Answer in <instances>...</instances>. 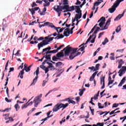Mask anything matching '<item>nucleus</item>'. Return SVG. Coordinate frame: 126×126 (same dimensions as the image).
Returning a JSON list of instances; mask_svg holds the SVG:
<instances>
[{
	"label": "nucleus",
	"instance_id": "nucleus-34",
	"mask_svg": "<svg viewBox=\"0 0 126 126\" xmlns=\"http://www.w3.org/2000/svg\"><path fill=\"white\" fill-rule=\"evenodd\" d=\"M99 21L100 22H102V23H105V21H106V19L104 17H102L99 20Z\"/></svg>",
	"mask_w": 126,
	"mask_h": 126
},
{
	"label": "nucleus",
	"instance_id": "nucleus-45",
	"mask_svg": "<svg viewBox=\"0 0 126 126\" xmlns=\"http://www.w3.org/2000/svg\"><path fill=\"white\" fill-rule=\"evenodd\" d=\"M63 47H64V44H63L62 45L60 46L59 47L57 48V49H56V51H57V53L58 52H59V50H61V49L63 48Z\"/></svg>",
	"mask_w": 126,
	"mask_h": 126
},
{
	"label": "nucleus",
	"instance_id": "nucleus-42",
	"mask_svg": "<svg viewBox=\"0 0 126 126\" xmlns=\"http://www.w3.org/2000/svg\"><path fill=\"white\" fill-rule=\"evenodd\" d=\"M58 59H59V58L56 57V56H54L52 57V60H53V61H54V62H57V60H58Z\"/></svg>",
	"mask_w": 126,
	"mask_h": 126
},
{
	"label": "nucleus",
	"instance_id": "nucleus-59",
	"mask_svg": "<svg viewBox=\"0 0 126 126\" xmlns=\"http://www.w3.org/2000/svg\"><path fill=\"white\" fill-rule=\"evenodd\" d=\"M38 13H39L40 15H45V13H42L41 12V10L39 9V10L38 11Z\"/></svg>",
	"mask_w": 126,
	"mask_h": 126
},
{
	"label": "nucleus",
	"instance_id": "nucleus-12",
	"mask_svg": "<svg viewBox=\"0 0 126 126\" xmlns=\"http://www.w3.org/2000/svg\"><path fill=\"white\" fill-rule=\"evenodd\" d=\"M97 32H98V30H95V31L93 33V34L92 35H90L89 38L87 39V41L86 42V44H87V43H88V42H89V41H90V40H91V39H92V37H95V36H96V34L97 33Z\"/></svg>",
	"mask_w": 126,
	"mask_h": 126
},
{
	"label": "nucleus",
	"instance_id": "nucleus-24",
	"mask_svg": "<svg viewBox=\"0 0 126 126\" xmlns=\"http://www.w3.org/2000/svg\"><path fill=\"white\" fill-rule=\"evenodd\" d=\"M82 16V13L80 12L79 14H76L75 15V17H76V19L78 20V19H80Z\"/></svg>",
	"mask_w": 126,
	"mask_h": 126
},
{
	"label": "nucleus",
	"instance_id": "nucleus-4",
	"mask_svg": "<svg viewBox=\"0 0 126 126\" xmlns=\"http://www.w3.org/2000/svg\"><path fill=\"white\" fill-rule=\"evenodd\" d=\"M49 43H50L49 40H46L45 39L43 40L42 42L38 44L37 47H38V50H40L41 48H43L44 46L48 45Z\"/></svg>",
	"mask_w": 126,
	"mask_h": 126
},
{
	"label": "nucleus",
	"instance_id": "nucleus-13",
	"mask_svg": "<svg viewBox=\"0 0 126 126\" xmlns=\"http://www.w3.org/2000/svg\"><path fill=\"white\" fill-rule=\"evenodd\" d=\"M45 23V26H47V27H50L51 28H56V26L53 24L52 23H50L48 22H46Z\"/></svg>",
	"mask_w": 126,
	"mask_h": 126
},
{
	"label": "nucleus",
	"instance_id": "nucleus-3",
	"mask_svg": "<svg viewBox=\"0 0 126 126\" xmlns=\"http://www.w3.org/2000/svg\"><path fill=\"white\" fill-rule=\"evenodd\" d=\"M42 94H39V95L35 97L33 100V103L34 104V107H38V105L40 104V102H41V98H42Z\"/></svg>",
	"mask_w": 126,
	"mask_h": 126
},
{
	"label": "nucleus",
	"instance_id": "nucleus-10",
	"mask_svg": "<svg viewBox=\"0 0 126 126\" xmlns=\"http://www.w3.org/2000/svg\"><path fill=\"white\" fill-rule=\"evenodd\" d=\"M27 67H28L27 64L26 63H25L24 64V69H23L21 71H20L18 77H19V76H20V78H21L22 79V78H23V74H24V69Z\"/></svg>",
	"mask_w": 126,
	"mask_h": 126
},
{
	"label": "nucleus",
	"instance_id": "nucleus-19",
	"mask_svg": "<svg viewBox=\"0 0 126 126\" xmlns=\"http://www.w3.org/2000/svg\"><path fill=\"white\" fill-rule=\"evenodd\" d=\"M56 57H57V58H63V57H64V55L63 54V52H59L58 53H57L56 54Z\"/></svg>",
	"mask_w": 126,
	"mask_h": 126
},
{
	"label": "nucleus",
	"instance_id": "nucleus-15",
	"mask_svg": "<svg viewBox=\"0 0 126 126\" xmlns=\"http://www.w3.org/2000/svg\"><path fill=\"white\" fill-rule=\"evenodd\" d=\"M39 67L43 69V70L45 71V73H48V72H49V69H48V68H47L46 66L44 65H40L39 66Z\"/></svg>",
	"mask_w": 126,
	"mask_h": 126
},
{
	"label": "nucleus",
	"instance_id": "nucleus-7",
	"mask_svg": "<svg viewBox=\"0 0 126 126\" xmlns=\"http://www.w3.org/2000/svg\"><path fill=\"white\" fill-rule=\"evenodd\" d=\"M56 6L55 5L54 7L53 8L54 10H55L56 12L59 13V12L61 11H63V10H64V6H60V5H57V8H56Z\"/></svg>",
	"mask_w": 126,
	"mask_h": 126
},
{
	"label": "nucleus",
	"instance_id": "nucleus-63",
	"mask_svg": "<svg viewBox=\"0 0 126 126\" xmlns=\"http://www.w3.org/2000/svg\"><path fill=\"white\" fill-rule=\"evenodd\" d=\"M119 106V104H117V103H114L112 106V108H117Z\"/></svg>",
	"mask_w": 126,
	"mask_h": 126
},
{
	"label": "nucleus",
	"instance_id": "nucleus-50",
	"mask_svg": "<svg viewBox=\"0 0 126 126\" xmlns=\"http://www.w3.org/2000/svg\"><path fill=\"white\" fill-rule=\"evenodd\" d=\"M24 70H25L26 72H29V71H30V70H31V69H30L29 67H28L25 69H24Z\"/></svg>",
	"mask_w": 126,
	"mask_h": 126
},
{
	"label": "nucleus",
	"instance_id": "nucleus-30",
	"mask_svg": "<svg viewBox=\"0 0 126 126\" xmlns=\"http://www.w3.org/2000/svg\"><path fill=\"white\" fill-rule=\"evenodd\" d=\"M68 102L69 104H73V105H75V104H76L75 101L73 100L72 99H70V98H69V99L68 100Z\"/></svg>",
	"mask_w": 126,
	"mask_h": 126
},
{
	"label": "nucleus",
	"instance_id": "nucleus-64",
	"mask_svg": "<svg viewBox=\"0 0 126 126\" xmlns=\"http://www.w3.org/2000/svg\"><path fill=\"white\" fill-rule=\"evenodd\" d=\"M86 15H87V12H86L83 16V18H84V19H85V18H86Z\"/></svg>",
	"mask_w": 126,
	"mask_h": 126
},
{
	"label": "nucleus",
	"instance_id": "nucleus-28",
	"mask_svg": "<svg viewBox=\"0 0 126 126\" xmlns=\"http://www.w3.org/2000/svg\"><path fill=\"white\" fill-rule=\"evenodd\" d=\"M61 2L63 3V5L68 4V0H61Z\"/></svg>",
	"mask_w": 126,
	"mask_h": 126
},
{
	"label": "nucleus",
	"instance_id": "nucleus-16",
	"mask_svg": "<svg viewBox=\"0 0 126 126\" xmlns=\"http://www.w3.org/2000/svg\"><path fill=\"white\" fill-rule=\"evenodd\" d=\"M51 36H53V34H50V35H48V36H46L45 37V40L46 41H49V40L50 42H51V41H53V40H54V39H55V37H51V38H50Z\"/></svg>",
	"mask_w": 126,
	"mask_h": 126
},
{
	"label": "nucleus",
	"instance_id": "nucleus-56",
	"mask_svg": "<svg viewBox=\"0 0 126 126\" xmlns=\"http://www.w3.org/2000/svg\"><path fill=\"white\" fill-rule=\"evenodd\" d=\"M34 11H37L38 9H40V8L39 7H35L33 8H32Z\"/></svg>",
	"mask_w": 126,
	"mask_h": 126
},
{
	"label": "nucleus",
	"instance_id": "nucleus-23",
	"mask_svg": "<svg viewBox=\"0 0 126 126\" xmlns=\"http://www.w3.org/2000/svg\"><path fill=\"white\" fill-rule=\"evenodd\" d=\"M123 16H124V14H119L118 15V16H117L116 18L114 19V21H117V20H120V19L123 17Z\"/></svg>",
	"mask_w": 126,
	"mask_h": 126
},
{
	"label": "nucleus",
	"instance_id": "nucleus-8",
	"mask_svg": "<svg viewBox=\"0 0 126 126\" xmlns=\"http://www.w3.org/2000/svg\"><path fill=\"white\" fill-rule=\"evenodd\" d=\"M126 66H122V69H121L118 71V73H119V76H123V75L124 74V73H126Z\"/></svg>",
	"mask_w": 126,
	"mask_h": 126
},
{
	"label": "nucleus",
	"instance_id": "nucleus-43",
	"mask_svg": "<svg viewBox=\"0 0 126 126\" xmlns=\"http://www.w3.org/2000/svg\"><path fill=\"white\" fill-rule=\"evenodd\" d=\"M84 50H85V47L83 46L80 48H79L78 51H81V52H83Z\"/></svg>",
	"mask_w": 126,
	"mask_h": 126
},
{
	"label": "nucleus",
	"instance_id": "nucleus-26",
	"mask_svg": "<svg viewBox=\"0 0 126 126\" xmlns=\"http://www.w3.org/2000/svg\"><path fill=\"white\" fill-rule=\"evenodd\" d=\"M51 56H52V55L51 54H49V55L46 54L45 56H43V58H45V59H46V60H48V61H51V60H52L51 59Z\"/></svg>",
	"mask_w": 126,
	"mask_h": 126
},
{
	"label": "nucleus",
	"instance_id": "nucleus-61",
	"mask_svg": "<svg viewBox=\"0 0 126 126\" xmlns=\"http://www.w3.org/2000/svg\"><path fill=\"white\" fill-rule=\"evenodd\" d=\"M104 24H105L104 23H102V22H100V23L98 24V25L100 27H102V26H103Z\"/></svg>",
	"mask_w": 126,
	"mask_h": 126
},
{
	"label": "nucleus",
	"instance_id": "nucleus-17",
	"mask_svg": "<svg viewBox=\"0 0 126 126\" xmlns=\"http://www.w3.org/2000/svg\"><path fill=\"white\" fill-rule=\"evenodd\" d=\"M126 82V77H123V78L122 79V80L121 81V82L120 83V84L118 85L119 87H121V86H123V85L124 84V83H125Z\"/></svg>",
	"mask_w": 126,
	"mask_h": 126
},
{
	"label": "nucleus",
	"instance_id": "nucleus-18",
	"mask_svg": "<svg viewBox=\"0 0 126 126\" xmlns=\"http://www.w3.org/2000/svg\"><path fill=\"white\" fill-rule=\"evenodd\" d=\"M41 1H44L45 2L43 3V6H50V2L48 1V0H42Z\"/></svg>",
	"mask_w": 126,
	"mask_h": 126
},
{
	"label": "nucleus",
	"instance_id": "nucleus-6",
	"mask_svg": "<svg viewBox=\"0 0 126 126\" xmlns=\"http://www.w3.org/2000/svg\"><path fill=\"white\" fill-rule=\"evenodd\" d=\"M64 50H65V51H64L65 56H69V53L72 50V47H70L69 45H68L64 48Z\"/></svg>",
	"mask_w": 126,
	"mask_h": 126
},
{
	"label": "nucleus",
	"instance_id": "nucleus-58",
	"mask_svg": "<svg viewBox=\"0 0 126 126\" xmlns=\"http://www.w3.org/2000/svg\"><path fill=\"white\" fill-rule=\"evenodd\" d=\"M114 114H116V110H113L110 113V115H114Z\"/></svg>",
	"mask_w": 126,
	"mask_h": 126
},
{
	"label": "nucleus",
	"instance_id": "nucleus-62",
	"mask_svg": "<svg viewBox=\"0 0 126 126\" xmlns=\"http://www.w3.org/2000/svg\"><path fill=\"white\" fill-rule=\"evenodd\" d=\"M36 3H39L40 4L42 3V1L40 0H37L36 1Z\"/></svg>",
	"mask_w": 126,
	"mask_h": 126
},
{
	"label": "nucleus",
	"instance_id": "nucleus-1",
	"mask_svg": "<svg viewBox=\"0 0 126 126\" xmlns=\"http://www.w3.org/2000/svg\"><path fill=\"white\" fill-rule=\"evenodd\" d=\"M68 106V103L63 104L62 103H58L55 105L53 108V112H58L60 109H65Z\"/></svg>",
	"mask_w": 126,
	"mask_h": 126
},
{
	"label": "nucleus",
	"instance_id": "nucleus-49",
	"mask_svg": "<svg viewBox=\"0 0 126 126\" xmlns=\"http://www.w3.org/2000/svg\"><path fill=\"white\" fill-rule=\"evenodd\" d=\"M35 6H38V5L35 2H33L32 4V7H35Z\"/></svg>",
	"mask_w": 126,
	"mask_h": 126
},
{
	"label": "nucleus",
	"instance_id": "nucleus-39",
	"mask_svg": "<svg viewBox=\"0 0 126 126\" xmlns=\"http://www.w3.org/2000/svg\"><path fill=\"white\" fill-rule=\"evenodd\" d=\"M30 101H31V99H30V100L28 101V102H27V104H28V106H32V105H33V101H31V102H30ZM29 102H30L29 103Z\"/></svg>",
	"mask_w": 126,
	"mask_h": 126
},
{
	"label": "nucleus",
	"instance_id": "nucleus-9",
	"mask_svg": "<svg viewBox=\"0 0 126 126\" xmlns=\"http://www.w3.org/2000/svg\"><path fill=\"white\" fill-rule=\"evenodd\" d=\"M111 23V18H109L106 24L104 26V27H103V28L101 29V30H100V31H103V30H106V29H108V27H109V25H110Z\"/></svg>",
	"mask_w": 126,
	"mask_h": 126
},
{
	"label": "nucleus",
	"instance_id": "nucleus-31",
	"mask_svg": "<svg viewBox=\"0 0 126 126\" xmlns=\"http://www.w3.org/2000/svg\"><path fill=\"white\" fill-rule=\"evenodd\" d=\"M73 10H74V6H69V8H68V10H67V11H72Z\"/></svg>",
	"mask_w": 126,
	"mask_h": 126
},
{
	"label": "nucleus",
	"instance_id": "nucleus-53",
	"mask_svg": "<svg viewBox=\"0 0 126 126\" xmlns=\"http://www.w3.org/2000/svg\"><path fill=\"white\" fill-rule=\"evenodd\" d=\"M64 29H65V28H62V29H60L59 30V32H58L62 33V32H63V30H64Z\"/></svg>",
	"mask_w": 126,
	"mask_h": 126
},
{
	"label": "nucleus",
	"instance_id": "nucleus-22",
	"mask_svg": "<svg viewBox=\"0 0 126 126\" xmlns=\"http://www.w3.org/2000/svg\"><path fill=\"white\" fill-rule=\"evenodd\" d=\"M63 37H64V36H63V34H58V35L57 36H56V37H55V39L56 40H59V39H63Z\"/></svg>",
	"mask_w": 126,
	"mask_h": 126
},
{
	"label": "nucleus",
	"instance_id": "nucleus-36",
	"mask_svg": "<svg viewBox=\"0 0 126 126\" xmlns=\"http://www.w3.org/2000/svg\"><path fill=\"white\" fill-rule=\"evenodd\" d=\"M63 6L64 10V9H65L66 10H68V8H69V5H64Z\"/></svg>",
	"mask_w": 126,
	"mask_h": 126
},
{
	"label": "nucleus",
	"instance_id": "nucleus-55",
	"mask_svg": "<svg viewBox=\"0 0 126 126\" xmlns=\"http://www.w3.org/2000/svg\"><path fill=\"white\" fill-rule=\"evenodd\" d=\"M98 96H99V95H98V94H94V100H97V99H98Z\"/></svg>",
	"mask_w": 126,
	"mask_h": 126
},
{
	"label": "nucleus",
	"instance_id": "nucleus-40",
	"mask_svg": "<svg viewBox=\"0 0 126 126\" xmlns=\"http://www.w3.org/2000/svg\"><path fill=\"white\" fill-rule=\"evenodd\" d=\"M28 107V105L27 104V103H26L25 104H23L22 106V109L23 110V109H26Z\"/></svg>",
	"mask_w": 126,
	"mask_h": 126
},
{
	"label": "nucleus",
	"instance_id": "nucleus-44",
	"mask_svg": "<svg viewBox=\"0 0 126 126\" xmlns=\"http://www.w3.org/2000/svg\"><path fill=\"white\" fill-rule=\"evenodd\" d=\"M72 53H71V55H74L75 53H76V50H75L74 48L72 47V50H71Z\"/></svg>",
	"mask_w": 126,
	"mask_h": 126
},
{
	"label": "nucleus",
	"instance_id": "nucleus-32",
	"mask_svg": "<svg viewBox=\"0 0 126 126\" xmlns=\"http://www.w3.org/2000/svg\"><path fill=\"white\" fill-rule=\"evenodd\" d=\"M47 64L49 65V66H51L52 68H53V70H56V68L53 66V64L50 62H47Z\"/></svg>",
	"mask_w": 126,
	"mask_h": 126
},
{
	"label": "nucleus",
	"instance_id": "nucleus-51",
	"mask_svg": "<svg viewBox=\"0 0 126 126\" xmlns=\"http://www.w3.org/2000/svg\"><path fill=\"white\" fill-rule=\"evenodd\" d=\"M102 35H104V32H100L99 34H98V39H100V38H101V37H102Z\"/></svg>",
	"mask_w": 126,
	"mask_h": 126
},
{
	"label": "nucleus",
	"instance_id": "nucleus-33",
	"mask_svg": "<svg viewBox=\"0 0 126 126\" xmlns=\"http://www.w3.org/2000/svg\"><path fill=\"white\" fill-rule=\"evenodd\" d=\"M121 30H122V28H121V26H119L118 27H117V29L115 30V31L116 33H119V32H120Z\"/></svg>",
	"mask_w": 126,
	"mask_h": 126
},
{
	"label": "nucleus",
	"instance_id": "nucleus-29",
	"mask_svg": "<svg viewBox=\"0 0 126 126\" xmlns=\"http://www.w3.org/2000/svg\"><path fill=\"white\" fill-rule=\"evenodd\" d=\"M100 67V64L97 63L95 65V67L94 70V71H96V70H99V67Z\"/></svg>",
	"mask_w": 126,
	"mask_h": 126
},
{
	"label": "nucleus",
	"instance_id": "nucleus-11",
	"mask_svg": "<svg viewBox=\"0 0 126 126\" xmlns=\"http://www.w3.org/2000/svg\"><path fill=\"white\" fill-rule=\"evenodd\" d=\"M105 76H103V75L100 77V84L102 85V83H103L101 89L105 88Z\"/></svg>",
	"mask_w": 126,
	"mask_h": 126
},
{
	"label": "nucleus",
	"instance_id": "nucleus-41",
	"mask_svg": "<svg viewBox=\"0 0 126 126\" xmlns=\"http://www.w3.org/2000/svg\"><path fill=\"white\" fill-rule=\"evenodd\" d=\"M75 57H76V56H73V54H71V55L69 56V58L70 60H73L75 58Z\"/></svg>",
	"mask_w": 126,
	"mask_h": 126
},
{
	"label": "nucleus",
	"instance_id": "nucleus-20",
	"mask_svg": "<svg viewBox=\"0 0 126 126\" xmlns=\"http://www.w3.org/2000/svg\"><path fill=\"white\" fill-rule=\"evenodd\" d=\"M97 72H95L92 74V76L90 78V81H92L95 78V76H96Z\"/></svg>",
	"mask_w": 126,
	"mask_h": 126
},
{
	"label": "nucleus",
	"instance_id": "nucleus-2",
	"mask_svg": "<svg viewBox=\"0 0 126 126\" xmlns=\"http://www.w3.org/2000/svg\"><path fill=\"white\" fill-rule=\"evenodd\" d=\"M121 1L119 0H117L113 4V5L112 6V7L108 9V11H109L110 13H114L115 12V10H116V8L119 6V4H120V3Z\"/></svg>",
	"mask_w": 126,
	"mask_h": 126
},
{
	"label": "nucleus",
	"instance_id": "nucleus-35",
	"mask_svg": "<svg viewBox=\"0 0 126 126\" xmlns=\"http://www.w3.org/2000/svg\"><path fill=\"white\" fill-rule=\"evenodd\" d=\"M15 108L16 109V111H18V110H19V109H20V106H19V104L17 103L14 106Z\"/></svg>",
	"mask_w": 126,
	"mask_h": 126
},
{
	"label": "nucleus",
	"instance_id": "nucleus-46",
	"mask_svg": "<svg viewBox=\"0 0 126 126\" xmlns=\"http://www.w3.org/2000/svg\"><path fill=\"white\" fill-rule=\"evenodd\" d=\"M5 100L6 102H7V103H10L12 101V99L9 100L7 97H5Z\"/></svg>",
	"mask_w": 126,
	"mask_h": 126
},
{
	"label": "nucleus",
	"instance_id": "nucleus-21",
	"mask_svg": "<svg viewBox=\"0 0 126 126\" xmlns=\"http://www.w3.org/2000/svg\"><path fill=\"white\" fill-rule=\"evenodd\" d=\"M75 7H76V13H78L79 14L81 13H82V11L80 10V8H79V6H76V5H75L74 6Z\"/></svg>",
	"mask_w": 126,
	"mask_h": 126
},
{
	"label": "nucleus",
	"instance_id": "nucleus-47",
	"mask_svg": "<svg viewBox=\"0 0 126 126\" xmlns=\"http://www.w3.org/2000/svg\"><path fill=\"white\" fill-rule=\"evenodd\" d=\"M100 3H101V2L98 1V2H95L94 3V6H98V5H99L100 4Z\"/></svg>",
	"mask_w": 126,
	"mask_h": 126
},
{
	"label": "nucleus",
	"instance_id": "nucleus-54",
	"mask_svg": "<svg viewBox=\"0 0 126 126\" xmlns=\"http://www.w3.org/2000/svg\"><path fill=\"white\" fill-rule=\"evenodd\" d=\"M2 25H3V27L2 28H5V29H6V28H7V25L6 24H3V23H2Z\"/></svg>",
	"mask_w": 126,
	"mask_h": 126
},
{
	"label": "nucleus",
	"instance_id": "nucleus-52",
	"mask_svg": "<svg viewBox=\"0 0 126 126\" xmlns=\"http://www.w3.org/2000/svg\"><path fill=\"white\" fill-rule=\"evenodd\" d=\"M95 39H96V35H94V38L92 40H91V43H95Z\"/></svg>",
	"mask_w": 126,
	"mask_h": 126
},
{
	"label": "nucleus",
	"instance_id": "nucleus-38",
	"mask_svg": "<svg viewBox=\"0 0 126 126\" xmlns=\"http://www.w3.org/2000/svg\"><path fill=\"white\" fill-rule=\"evenodd\" d=\"M62 64H63V63L59 62L58 63H56V67H58L59 66H61V65H62Z\"/></svg>",
	"mask_w": 126,
	"mask_h": 126
},
{
	"label": "nucleus",
	"instance_id": "nucleus-25",
	"mask_svg": "<svg viewBox=\"0 0 126 126\" xmlns=\"http://www.w3.org/2000/svg\"><path fill=\"white\" fill-rule=\"evenodd\" d=\"M56 53H58L57 50H54L52 51H48L46 52V55L48 54H56Z\"/></svg>",
	"mask_w": 126,
	"mask_h": 126
},
{
	"label": "nucleus",
	"instance_id": "nucleus-57",
	"mask_svg": "<svg viewBox=\"0 0 126 126\" xmlns=\"http://www.w3.org/2000/svg\"><path fill=\"white\" fill-rule=\"evenodd\" d=\"M100 105H101V104L100 103V102H98V106L99 109H103L104 106H100Z\"/></svg>",
	"mask_w": 126,
	"mask_h": 126
},
{
	"label": "nucleus",
	"instance_id": "nucleus-5",
	"mask_svg": "<svg viewBox=\"0 0 126 126\" xmlns=\"http://www.w3.org/2000/svg\"><path fill=\"white\" fill-rule=\"evenodd\" d=\"M39 67H37L36 70V76H35V78L33 79L32 81V83L31 84L30 86H32V85H34L35 84H36V82H37V80L39 77V76H38L39 75Z\"/></svg>",
	"mask_w": 126,
	"mask_h": 126
},
{
	"label": "nucleus",
	"instance_id": "nucleus-27",
	"mask_svg": "<svg viewBox=\"0 0 126 126\" xmlns=\"http://www.w3.org/2000/svg\"><path fill=\"white\" fill-rule=\"evenodd\" d=\"M80 92L79 93V95L81 96L82 95H83V93L84 91H85V88H84L83 89H79Z\"/></svg>",
	"mask_w": 126,
	"mask_h": 126
},
{
	"label": "nucleus",
	"instance_id": "nucleus-48",
	"mask_svg": "<svg viewBox=\"0 0 126 126\" xmlns=\"http://www.w3.org/2000/svg\"><path fill=\"white\" fill-rule=\"evenodd\" d=\"M113 83H114V80L108 81V86H109V85H111V84H113Z\"/></svg>",
	"mask_w": 126,
	"mask_h": 126
},
{
	"label": "nucleus",
	"instance_id": "nucleus-14",
	"mask_svg": "<svg viewBox=\"0 0 126 126\" xmlns=\"http://www.w3.org/2000/svg\"><path fill=\"white\" fill-rule=\"evenodd\" d=\"M63 34L64 36H65V37H68V36H69V29H65Z\"/></svg>",
	"mask_w": 126,
	"mask_h": 126
},
{
	"label": "nucleus",
	"instance_id": "nucleus-37",
	"mask_svg": "<svg viewBox=\"0 0 126 126\" xmlns=\"http://www.w3.org/2000/svg\"><path fill=\"white\" fill-rule=\"evenodd\" d=\"M29 10H30V11L31 12L32 15H34V14H35V11L32 9V8H29Z\"/></svg>",
	"mask_w": 126,
	"mask_h": 126
},
{
	"label": "nucleus",
	"instance_id": "nucleus-60",
	"mask_svg": "<svg viewBox=\"0 0 126 126\" xmlns=\"http://www.w3.org/2000/svg\"><path fill=\"white\" fill-rule=\"evenodd\" d=\"M81 3V2L79 1V0H77V2L75 3L76 5H78V4H80Z\"/></svg>",
	"mask_w": 126,
	"mask_h": 126
}]
</instances>
